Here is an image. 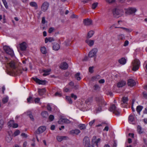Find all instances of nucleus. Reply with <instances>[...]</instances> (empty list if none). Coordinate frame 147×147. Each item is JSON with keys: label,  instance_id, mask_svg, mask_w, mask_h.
Returning <instances> with one entry per match:
<instances>
[{"label": "nucleus", "instance_id": "1", "mask_svg": "<svg viewBox=\"0 0 147 147\" xmlns=\"http://www.w3.org/2000/svg\"><path fill=\"white\" fill-rule=\"evenodd\" d=\"M11 68V71L15 74L20 75L22 74V71L19 70L15 65V63L13 61H11L9 64Z\"/></svg>", "mask_w": 147, "mask_h": 147}, {"label": "nucleus", "instance_id": "2", "mask_svg": "<svg viewBox=\"0 0 147 147\" xmlns=\"http://www.w3.org/2000/svg\"><path fill=\"white\" fill-rule=\"evenodd\" d=\"M98 107L96 109L97 113L101 111L102 110V107H103L106 105V103L105 102L103 99L98 98Z\"/></svg>", "mask_w": 147, "mask_h": 147}, {"label": "nucleus", "instance_id": "3", "mask_svg": "<svg viewBox=\"0 0 147 147\" xmlns=\"http://www.w3.org/2000/svg\"><path fill=\"white\" fill-rule=\"evenodd\" d=\"M113 13L114 17L118 18L123 14V11L122 9L116 7L113 9Z\"/></svg>", "mask_w": 147, "mask_h": 147}, {"label": "nucleus", "instance_id": "4", "mask_svg": "<svg viewBox=\"0 0 147 147\" xmlns=\"http://www.w3.org/2000/svg\"><path fill=\"white\" fill-rule=\"evenodd\" d=\"M110 111L113 112L116 115L119 116L120 114V111L119 109H117L115 105H111L109 109Z\"/></svg>", "mask_w": 147, "mask_h": 147}, {"label": "nucleus", "instance_id": "5", "mask_svg": "<svg viewBox=\"0 0 147 147\" xmlns=\"http://www.w3.org/2000/svg\"><path fill=\"white\" fill-rule=\"evenodd\" d=\"M132 70L135 71L139 69L140 65V62L138 59H135L132 62Z\"/></svg>", "mask_w": 147, "mask_h": 147}, {"label": "nucleus", "instance_id": "6", "mask_svg": "<svg viewBox=\"0 0 147 147\" xmlns=\"http://www.w3.org/2000/svg\"><path fill=\"white\" fill-rule=\"evenodd\" d=\"M3 48L4 51L8 55L12 57L14 55L13 50L9 46L7 45L4 46Z\"/></svg>", "mask_w": 147, "mask_h": 147}, {"label": "nucleus", "instance_id": "7", "mask_svg": "<svg viewBox=\"0 0 147 147\" xmlns=\"http://www.w3.org/2000/svg\"><path fill=\"white\" fill-rule=\"evenodd\" d=\"M125 13L128 15H135V13L136 11V9L134 7H129L127 9H125Z\"/></svg>", "mask_w": 147, "mask_h": 147}, {"label": "nucleus", "instance_id": "8", "mask_svg": "<svg viewBox=\"0 0 147 147\" xmlns=\"http://www.w3.org/2000/svg\"><path fill=\"white\" fill-rule=\"evenodd\" d=\"M49 5V3L47 1L45 2L42 3L41 6V10L44 12L45 11L48 9Z\"/></svg>", "mask_w": 147, "mask_h": 147}, {"label": "nucleus", "instance_id": "9", "mask_svg": "<svg viewBox=\"0 0 147 147\" xmlns=\"http://www.w3.org/2000/svg\"><path fill=\"white\" fill-rule=\"evenodd\" d=\"M98 50L96 48H94L89 53L88 56L90 57H92L96 56V54Z\"/></svg>", "mask_w": 147, "mask_h": 147}, {"label": "nucleus", "instance_id": "10", "mask_svg": "<svg viewBox=\"0 0 147 147\" xmlns=\"http://www.w3.org/2000/svg\"><path fill=\"white\" fill-rule=\"evenodd\" d=\"M46 129V127L45 126H41L38 128L37 131L35 132V133L38 134H40L44 131Z\"/></svg>", "mask_w": 147, "mask_h": 147}, {"label": "nucleus", "instance_id": "11", "mask_svg": "<svg viewBox=\"0 0 147 147\" xmlns=\"http://www.w3.org/2000/svg\"><path fill=\"white\" fill-rule=\"evenodd\" d=\"M96 137L95 136H94L93 137L92 141V147H94V145H96L97 147H98V143L100 142V138H98L97 140H96Z\"/></svg>", "mask_w": 147, "mask_h": 147}, {"label": "nucleus", "instance_id": "12", "mask_svg": "<svg viewBox=\"0 0 147 147\" xmlns=\"http://www.w3.org/2000/svg\"><path fill=\"white\" fill-rule=\"evenodd\" d=\"M33 79L36 83L39 84L45 85L46 82L45 80H41L37 78H33Z\"/></svg>", "mask_w": 147, "mask_h": 147}, {"label": "nucleus", "instance_id": "13", "mask_svg": "<svg viewBox=\"0 0 147 147\" xmlns=\"http://www.w3.org/2000/svg\"><path fill=\"white\" fill-rule=\"evenodd\" d=\"M92 21L90 19L87 18L84 20L83 23L86 26H89L92 24Z\"/></svg>", "mask_w": 147, "mask_h": 147}, {"label": "nucleus", "instance_id": "14", "mask_svg": "<svg viewBox=\"0 0 147 147\" xmlns=\"http://www.w3.org/2000/svg\"><path fill=\"white\" fill-rule=\"evenodd\" d=\"M20 49L21 51H25L27 48V44L25 42H23L20 45Z\"/></svg>", "mask_w": 147, "mask_h": 147}, {"label": "nucleus", "instance_id": "15", "mask_svg": "<svg viewBox=\"0 0 147 147\" xmlns=\"http://www.w3.org/2000/svg\"><path fill=\"white\" fill-rule=\"evenodd\" d=\"M127 84L129 86L132 87L136 85V83L134 80L130 79L128 80Z\"/></svg>", "mask_w": 147, "mask_h": 147}, {"label": "nucleus", "instance_id": "16", "mask_svg": "<svg viewBox=\"0 0 147 147\" xmlns=\"http://www.w3.org/2000/svg\"><path fill=\"white\" fill-rule=\"evenodd\" d=\"M68 64L66 62H63L61 63L60 67L63 69L65 70L68 68Z\"/></svg>", "mask_w": 147, "mask_h": 147}, {"label": "nucleus", "instance_id": "17", "mask_svg": "<svg viewBox=\"0 0 147 147\" xmlns=\"http://www.w3.org/2000/svg\"><path fill=\"white\" fill-rule=\"evenodd\" d=\"M126 84L125 81L124 80L120 81L117 84V86L118 88L122 87L124 86Z\"/></svg>", "mask_w": 147, "mask_h": 147}, {"label": "nucleus", "instance_id": "18", "mask_svg": "<svg viewBox=\"0 0 147 147\" xmlns=\"http://www.w3.org/2000/svg\"><path fill=\"white\" fill-rule=\"evenodd\" d=\"M86 42L90 47L92 46L94 43V40L87 39L86 40Z\"/></svg>", "mask_w": 147, "mask_h": 147}, {"label": "nucleus", "instance_id": "19", "mask_svg": "<svg viewBox=\"0 0 147 147\" xmlns=\"http://www.w3.org/2000/svg\"><path fill=\"white\" fill-rule=\"evenodd\" d=\"M83 143L85 146H88L90 144V141L88 138L85 137L83 139Z\"/></svg>", "mask_w": 147, "mask_h": 147}, {"label": "nucleus", "instance_id": "20", "mask_svg": "<svg viewBox=\"0 0 147 147\" xmlns=\"http://www.w3.org/2000/svg\"><path fill=\"white\" fill-rule=\"evenodd\" d=\"M60 45L57 43H54L53 46V50L57 51H58L60 49Z\"/></svg>", "mask_w": 147, "mask_h": 147}, {"label": "nucleus", "instance_id": "21", "mask_svg": "<svg viewBox=\"0 0 147 147\" xmlns=\"http://www.w3.org/2000/svg\"><path fill=\"white\" fill-rule=\"evenodd\" d=\"M61 122L66 123H70V121L67 119H60L58 122L59 123H61Z\"/></svg>", "mask_w": 147, "mask_h": 147}, {"label": "nucleus", "instance_id": "22", "mask_svg": "<svg viewBox=\"0 0 147 147\" xmlns=\"http://www.w3.org/2000/svg\"><path fill=\"white\" fill-rule=\"evenodd\" d=\"M80 133V131L78 129H76L74 130H72L70 131V133L71 134H75L78 135Z\"/></svg>", "mask_w": 147, "mask_h": 147}, {"label": "nucleus", "instance_id": "23", "mask_svg": "<svg viewBox=\"0 0 147 147\" xmlns=\"http://www.w3.org/2000/svg\"><path fill=\"white\" fill-rule=\"evenodd\" d=\"M135 118L134 116L132 115H130L128 117V121L130 123L133 124V122L134 121Z\"/></svg>", "mask_w": 147, "mask_h": 147}, {"label": "nucleus", "instance_id": "24", "mask_svg": "<svg viewBox=\"0 0 147 147\" xmlns=\"http://www.w3.org/2000/svg\"><path fill=\"white\" fill-rule=\"evenodd\" d=\"M119 62L121 65H124L126 62V60L124 58H122L118 61Z\"/></svg>", "mask_w": 147, "mask_h": 147}, {"label": "nucleus", "instance_id": "25", "mask_svg": "<svg viewBox=\"0 0 147 147\" xmlns=\"http://www.w3.org/2000/svg\"><path fill=\"white\" fill-rule=\"evenodd\" d=\"M51 71V69H43V71L44 73L43 74V76H45L49 75V72H50Z\"/></svg>", "mask_w": 147, "mask_h": 147}, {"label": "nucleus", "instance_id": "26", "mask_svg": "<svg viewBox=\"0 0 147 147\" xmlns=\"http://www.w3.org/2000/svg\"><path fill=\"white\" fill-rule=\"evenodd\" d=\"M41 115L43 118H46L48 115V112L46 111H43L41 113Z\"/></svg>", "mask_w": 147, "mask_h": 147}, {"label": "nucleus", "instance_id": "27", "mask_svg": "<svg viewBox=\"0 0 147 147\" xmlns=\"http://www.w3.org/2000/svg\"><path fill=\"white\" fill-rule=\"evenodd\" d=\"M54 40V38L53 37H49L48 38H45V43H47L48 41L52 42Z\"/></svg>", "mask_w": 147, "mask_h": 147}, {"label": "nucleus", "instance_id": "28", "mask_svg": "<svg viewBox=\"0 0 147 147\" xmlns=\"http://www.w3.org/2000/svg\"><path fill=\"white\" fill-rule=\"evenodd\" d=\"M117 39L118 40H124L125 39V36L122 34H119L117 36Z\"/></svg>", "mask_w": 147, "mask_h": 147}, {"label": "nucleus", "instance_id": "29", "mask_svg": "<svg viewBox=\"0 0 147 147\" xmlns=\"http://www.w3.org/2000/svg\"><path fill=\"white\" fill-rule=\"evenodd\" d=\"M115 28H120L122 29L123 30H125L126 32H130L132 31V30L131 29L127 28L125 27H115Z\"/></svg>", "mask_w": 147, "mask_h": 147}, {"label": "nucleus", "instance_id": "30", "mask_svg": "<svg viewBox=\"0 0 147 147\" xmlns=\"http://www.w3.org/2000/svg\"><path fill=\"white\" fill-rule=\"evenodd\" d=\"M94 34V32L92 30L90 31L88 34L87 38H90Z\"/></svg>", "mask_w": 147, "mask_h": 147}, {"label": "nucleus", "instance_id": "31", "mask_svg": "<svg viewBox=\"0 0 147 147\" xmlns=\"http://www.w3.org/2000/svg\"><path fill=\"white\" fill-rule=\"evenodd\" d=\"M143 108V107L142 106H140V105L138 106L137 107L136 111L138 113L140 114V112L142 111Z\"/></svg>", "mask_w": 147, "mask_h": 147}, {"label": "nucleus", "instance_id": "32", "mask_svg": "<svg viewBox=\"0 0 147 147\" xmlns=\"http://www.w3.org/2000/svg\"><path fill=\"white\" fill-rule=\"evenodd\" d=\"M30 5L32 7H35L36 9L38 8L37 4L35 2H31L30 3Z\"/></svg>", "mask_w": 147, "mask_h": 147}, {"label": "nucleus", "instance_id": "33", "mask_svg": "<svg viewBox=\"0 0 147 147\" xmlns=\"http://www.w3.org/2000/svg\"><path fill=\"white\" fill-rule=\"evenodd\" d=\"M45 91V90L44 89H38V92L39 94L40 95H42L44 94V92Z\"/></svg>", "mask_w": 147, "mask_h": 147}, {"label": "nucleus", "instance_id": "34", "mask_svg": "<svg viewBox=\"0 0 147 147\" xmlns=\"http://www.w3.org/2000/svg\"><path fill=\"white\" fill-rule=\"evenodd\" d=\"M40 51L43 54H46L47 53L46 48L45 47H42L41 48Z\"/></svg>", "mask_w": 147, "mask_h": 147}, {"label": "nucleus", "instance_id": "35", "mask_svg": "<svg viewBox=\"0 0 147 147\" xmlns=\"http://www.w3.org/2000/svg\"><path fill=\"white\" fill-rule=\"evenodd\" d=\"M78 127L81 130L84 129L86 128V126L85 124H79Z\"/></svg>", "mask_w": 147, "mask_h": 147}, {"label": "nucleus", "instance_id": "36", "mask_svg": "<svg viewBox=\"0 0 147 147\" xmlns=\"http://www.w3.org/2000/svg\"><path fill=\"white\" fill-rule=\"evenodd\" d=\"M137 131L139 134H141L143 132L142 128L140 125H138L137 127Z\"/></svg>", "mask_w": 147, "mask_h": 147}, {"label": "nucleus", "instance_id": "37", "mask_svg": "<svg viewBox=\"0 0 147 147\" xmlns=\"http://www.w3.org/2000/svg\"><path fill=\"white\" fill-rule=\"evenodd\" d=\"M4 124V121L3 120H0V131H1L3 127Z\"/></svg>", "mask_w": 147, "mask_h": 147}, {"label": "nucleus", "instance_id": "38", "mask_svg": "<svg viewBox=\"0 0 147 147\" xmlns=\"http://www.w3.org/2000/svg\"><path fill=\"white\" fill-rule=\"evenodd\" d=\"M128 100L127 97H123L122 98V101L123 103L124 104H126L127 103V102Z\"/></svg>", "mask_w": 147, "mask_h": 147}, {"label": "nucleus", "instance_id": "39", "mask_svg": "<svg viewBox=\"0 0 147 147\" xmlns=\"http://www.w3.org/2000/svg\"><path fill=\"white\" fill-rule=\"evenodd\" d=\"M66 99L67 102H68L69 104H72V101L71 97L69 96H66Z\"/></svg>", "mask_w": 147, "mask_h": 147}, {"label": "nucleus", "instance_id": "40", "mask_svg": "<svg viewBox=\"0 0 147 147\" xmlns=\"http://www.w3.org/2000/svg\"><path fill=\"white\" fill-rule=\"evenodd\" d=\"M12 138L9 135L8 136H7L5 138V140L8 142H9L11 140Z\"/></svg>", "mask_w": 147, "mask_h": 147}, {"label": "nucleus", "instance_id": "41", "mask_svg": "<svg viewBox=\"0 0 147 147\" xmlns=\"http://www.w3.org/2000/svg\"><path fill=\"white\" fill-rule=\"evenodd\" d=\"M80 73L78 72L75 75V77L78 80H80L81 79V77L79 76L80 75Z\"/></svg>", "mask_w": 147, "mask_h": 147}, {"label": "nucleus", "instance_id": "42", "mask_svg": "<svg viewBox=\"0 0 147 147\" xmlns=\"http://www.w3.org/2000/svg\"><path fill=\"white\" fill-rule=\"evenodd\" d=\"M14 123L13 120H11L8 122V124L9 127H11L12 126Z\"/></svg>", "mask_w": 147, "mask_h": 147}, {"label": "nucleus", "instance_id": "43", "mask_svg": "<svg viewBox=\"0 0 147 147\" xmlns=\"http://www.w3.org/2000/svg\"><path fill=\"white\" fill-rule=\"evenodd\" d=\"M98 5L97 2L93 3L92 5V8L93 9H95L97 7Z\"/></svg>", "mask_w": 147, "mask_h": 147}, {"label": "nucleus", "instance_id": "44", "mask_svg": "<svg viewBox=\"0 0 147 147\" xmlns=\"http://www.w3.org/2000/svg\"><path fill=\"white\" fill-rule=\"evenodd\" d=\"M32 99V96H29V98H27V102L28 103L33 102V100Z\"/></svg>", "mask_w": 147, "mask_h": 147}, {"label": "nucleus", "instance_id": "45", "mask_svg": "<svg viewBox=\"0 0 147 147\" xmlns=\"http://www.w3.org/2000/svg\"><path fill=\"white\" fill-rule=\"evenodd\" d=\"M94 89V90H99L100 89V87L99 85L98 84H96L94 85L93 87Z\"/></svg>", "mask_w": 147, "mask_h": 147}, {"label": "nucleus", "instance_id": "46", "mask_svg": "<svg viewBox=\"0 0 147 147\" xmlns=\"http://www.w3.org/2000/svg\"><path fill=\"white\" fill-rule=\"evenodd\" d=\"M8 97L4 98L3 99L2 102L3 103H6L8 101Z\"/></svg>", "mask_w": 147, "mask_h": 147}, {"label": "nucleus", "instance_id": "47", "mask_svg": "<svg viewBox=\"0 0 147 147\" xmlns=\"http://www.w3.org/2000/svg\"><path fill=\"white\" fill-rule=\"evenodd\" d=\"M28 115L29 117L31 119V120L33 121H34V119L32 113H31L30 112H29L28 113Z\"/></svg>", "mask_w": 147, "mask_h": 147}, {"label": "nucleus", "instance_id": "48", "mask_svg": "<svg viewBox=\"0 0 147 147\" xmlns=\"http://www.w3.org/2000/svg\"><path fill=\"white\" fill-rule=\"evenodd\" d=\"M2 1L3 2L4 6L6 9H7L8 8V6L7 5V3L6 1V0H2Z\"/></svg>", "mask_w": 147, "mask_h": 147}, {"label": "nucleus", "instance_id": "49", "mask_svg": "<svg viewBox=\"0 0 147 147\" xmlns=\"http://www.w3.org/2000/svg\"><path fill=\"white\" fill-rule=\"evenodd\" d=\"M20 133L19 130H17L14 133V135L15 136H16L18 135Z\"/></svg>", "mask_w": 147, "mask_h": 147}, {"label": "nucleus", "instance_id": "50", "mask_svg": "<svg viewBox=\"0 0 147 147\" xmlns=\"http://www.w3.org/2000/svg\"><path fill=\"white\" fill-rule=\"evenodd\" d=\"M62 136H58L57 137V139L59 142H61L62 141Z\"/></svg>", "mask_w": 147, "mask_h": 147}, {"label": "nucleus", "instance_id": "51", "mask_svg": "<svg viewBox=\"0 0 147 147\" xmlns=\"http://www.w3.org/2000/svg\"><path fill=\"white\" fill-rule=\"evenodd\" d=\"M55 28L53 27L50 28L48 32L49 33H51L54 31Z\"/></svg>", "mask_w": 147, "mask_h": 147}, {"label": "nucleus", "instance_id": "52", "mask_svg": "<svg viewBox=\"0 0 147 147\" xmlns=\"http://www.w3.org/2000/svg\"><path fill=\"white\" fill-rule=\"evenodd\" d=\"M55 96H58L59 97H61L62 96L61 93L58 92H56L55 93Z\"/></svg>", "mask_w": 147, "mask_h": 147}, {"label": "nucleus", "instance_id": "53", "mask_svg": "<svg viewBox=\"0 0 147 147\" xmlns=\"http://www.w3.org/2000/svg\"><path fill=\"white\" fill-rule=\"evenodd\" d=\"M117 146V141L116 140H113V143L112 145L113 147H116Z\"/></svg>", "mask_w": 147, "mask_h": 147}, {"label": "nucleus", "instance_id": "54", "mask_svg": "<svg viewBox=\"0 0 147 147\" xmlns=\"http://www.w3.org/2000/svg\"><path fill=\"white\" fill-rule=\"evenodd\" d=\"M40 100V98H36L35 99L34 102L36 103H39Z\"/></svg>", "mask_w": 147, "mask_h": 147}, {"label": "nucleus", "instance_id": "55", "mask_svg": "<svg viewBox=\"0 0 147 147\" xmlns=\"http://www.w3.org/2000/svg\"><path fill=\"white\" fill-rule=\"evenodd\" d=\"M47 109L49 111H51V105L49 104H48L47 106Z\"/></svg>", "mask_w": 147, "mask_h": 147}, {"label": "nucleus", "instance_id": "56", "mask_svg": "<svg viewBox=\"0 0 147 147\" xmlns=\"http://www.w3.org/2000/svg\"><path fill=\"white\" fill-rule=\"evenodd\" d=\"M54 119V116L53 115H50L49 117V119L51 121H52Z\"/></svg>", "mask_w": 147, "mask_h": 147}, {"label": "nucleus", "instance_id": "57", "mask_svg": "<svg viewBox=\"0 0 147 147\" xmlns=\"http://www.w3.org/2000/svg\"><path fill=\"white\" fill-rule=\"evenodd\" d=\"M95 121V120L94 119L93 120L91 121L89 123V125L90 126H92L94 123Z\"/></svg>", "mask_w": 147, "mask_h": 147}, {"label": "nucleus", "instance_id": "58", "mask_svg": "<svg viewBox=\"0 0 147 147\" xmlns=\"http://www.w3.org/2000/svg\"><path fill=\"white\" fill-rule=\"evenodd\" d=\"M143 96L144 98L147 99V94L146 92H143L142 93Z\"/></svg>", "mask_w": 147, "mask_h": 147}, {"label": "nucleus", "instance_id": "59", "mask_svg": "<svg viewBox=\"0 0 147 147\" xmlns=\"http://www.w3.org/2000/svg\"><path fill=\"white\" fill-rule=\"evenodd\" d=\"M71 97L72 98H74L75 100H76L77 97L76 95H74V94H71Z\"/></svg>", "mask_w": 147, "mask_h": 147}, {"label": "nucleus", "instance_id": "60", "mask_svg": "<svg viewBox=\"0 0 147 147\" xmlns=\"http://www.w3.org/2000/svg\"><path fill=\"white\" fill-rule=\"evenodd\" d=\"M116 34H113V35L111 36V39L112 40H113L114 39H115L116 36Z\"/></svg>", "mask_w": 147, "mask_h": 147}, {"label": "nucleus", "instance_id": "61", "mask_svg": "<svg viewBox=\"0 0 147 147\" xmlns=\"http://www.w3.org/2000/svg\"><path fill=\"white\" fill-rule=\"evenodd\" d=\"M93 67H90L89 68V71L91 73H92L93 72Z\"/></svg>", "mask_w": 147, "mask_h": 147}, {"label": "nucleus", "instance_id": "62", "mask_svg": "<svg viewBox=\"0 0 147 147\" xmlns=\"http://www.w3.org/2000/svg\"><path fill=\"white\" fill-rule=\"evenodd\" d=\"M42 23L43 24H45V17H42Z\"/></svg>", "mask_w": 147, "mask_h": 147}, {"label": "nucleus", "instance_id": "63", "mask_svg": "<svg viewBox=\"0 0 147 147\" xmlns=\"http://www.w3.org/2000/svg\"><path fill=\"white\" fill-rule=\"evenodd\" d=\"M128 44H129V41L127 40H126L125 41V42H124V44L123 46L124 47H126L128 45Z\"/></svg>", "mask_w": 147, "mask_h": 147}, {"label": "nucleus", "instance_id": "64", "mask_svg": "<svg viewBox=\"0 0 147 147\" xmlns=\"http://www.w3.org/2000/svg\"><path fill=\"white\" fill-rule=\"evenodd\" d=\"M69 85L72 88L74 86V83L72 82H71L69 83Z\"/></svg>", "mask_w": 147, "mask_h": 147}]
</instances>
